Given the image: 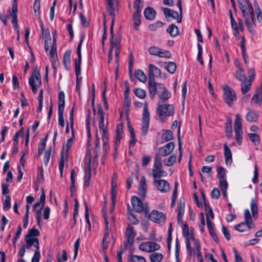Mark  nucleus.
I'll use <instances>...</instances> for the list:
<instances>
[{"instance_id":"1","label":"nucleus","mask_w":262,"mask_h":262,"mask_svg":"<svg viewBox=\"0 0 262 262\" xmlns=\"http://www.w3.org/2000/svg\"><path fill=\"white\" fill-rule=\"evenodd\" d=\"M106 6L107 10L109 15L112 17V21L111 26L110 27L111 46H110V54L111 55L112 53H113V49L114 48L113 27H114V25L115 15V8L114 7V0H106Z\"/></svg>"},{"instance_id":"2","label":"nucleus","mask_w":262,"mask_h":262,"mask_svg":"<svg viewBox=\"0 0 262 262\" xmlns=\"http://www.w3.org/2000/svg\"><path fill=\"white\" fill-rule=\"evenodd\" d=\"M174 113V108L172 104H164L159 105L157 109V113L162 122H165L167 117L172 116Z\"/></svg>"},{"instance_id":"3","label":"nucleus","mask_w":262,"mask_h":262,"mask_svg":"<svg viewBox=\"0 0 262 262\" xmlns=\"http://www.w3.org/2000/svg\"><path fill=\"white\" fill-rule=\"evenodd\" d=\"M222 89L224 101L228 106H231L237 99L236 94L235 91L228 85H223Z\"/></svg>"},{"instance_id":"4","label":"nucleus","mask_w":262,"mask_h":262,"mask_svg":"<svg viewBox=\"0 0 262 262\" xmlns=\"http://www.w3.org/2000/svg\"><path fill=\"white\" fill-rule=\"evenodd\" d=\"M142 1L135 0L134 3V8L135 9V11L134 13L133 20L134 21V28L136 31L139 30V27L141 23L140 18L141 16V12L142 7L141 3Z\"/></svg>"},{"instance_id":"5","label":"nucleus","mask_w":262,"mask_h":262,"mask_svg":"<svg viewBox=\"0 0 262 262\" xmlns=\"http://www.w3.org/2000/svg\"><path fill=\"white\" fill-rule=\"evenodd\" d=\"M234 130L237 143L241 145L243 141V130L241 118L239 114H236L235 116Z\"/></svg>"},{"instance_id":"6","label":"nucleus","mask_w":262,"mask_h":262,"mask_svg":"<svg viewBox=\"0 0 262 262\" xmlns=\"http://www.w3.org/2000/svg\"><path fill=\"white\" fill-rule=\"evenodd\" d=\"M65 95L63 91H61L59 93L58 98V123L61 127H64V107L65 105Z\"/></svg>"},{"instance_id":"7","label":"nucleus","mask_w":262,"mask_h":262,"mask_svg":"<svg viewBox=\"0 0 262 262\" xmlns=\"http://www.w3.org/2000/svg\"><path fill=\"white\" fill-rule=\"evenodd\" d=\"M167 175V172L162 169V161L160 158L155 157L154 164L152 169V176L154 180L157 179Z\"/></svg>"},{"instance_id":"8","label":"nucleus","mask_w":262,"mask_h":262,"mask_svg":"<svg viewBox=\"0 0 262 262\" xmlns=\"http://www.w3.org/2000/svg\"><path fill=\"white\" fill-rule=\"evenodd\" d=\"M150 114L148 110L147 105L146 104L143 108L142 119V135L146 136L149 126Z\"/></svg>"},{"instance_id":"9","label":"nucleus","mask_w":262,"mask_h":262,"mask_svg":"<svg viewBox=\"0 0 262 262\" xmlns=\"http://www.w3.org/2000/svg\"><path fill=\"white\" fill-rule=\"evenodd\" d=\"M174 147L175 145L173 142H169L164 146L159 148L158 152L156 153L155 157H157L162 161V157H165L170 154L174 149Z\"/></svg>"},{"instance_id":"10","label":"nucleus","mask_w":262,"mask_h":262,"mask_svg":"<svg viewBox=\"0 0 262 262\" xmlns=\"http://www.w3.org/2000/svg\"><path fill=\"white\" fill-rule=\"evenodd\" d=\"M91 157L90 151H87L85 157V162L86 164L87 171L85 172L84 176V185L85 187H89L90 184L91 179Z\"/></svg>"},{"instance_id":"11","label":"nucleus","mask_w":262,"mask_h":262,"mask_svg":"<svg viewBox=\"0 0 262 262\" xmlns=\"http://www.w3.org/2000/svg\"><path fill=\"white\" fill-rule=\"evenodd\" d=\"M9 13L10 17L12 18V24L15 29V30L18 32V25L17 24V0H13L12 8L9 10Z\"/></svg>"},{"instance_id":"12","label":"nucleus","mask_w":262,"mask_h":262,"mask_svg":"<svg viewBox=\"0 0 262 262\" xmlns=\"http://www.w3.org/2000/svg\"><path fill=\"white\" fill-rule=\"evenodd\" d=\"M149 218L152 221L159 224L163 225L166 222L165 215L162 212L158 210H152L150 213Z\"/></svg>"},{"instance_id":"13","label":"nucleus","mask_w":262,"mask_h":262,"mask_svg":"<svg viewBox=\"0 0 262 262\" xmlns=\"http://www.w3.org/2000/svg\"><path fill=\"white\" fill-rule=\"evenodd\" d=\"M154 183L156 187L162 193H167L170 190L168 182L165 180H154Z\"/></svg>"},{"instance_id":"14","label":"nucleus","mask_w":262,"mask_h":262,"mask_svg":"<svg viewBox=\"0 0 262 262\" xmlns=\"http://www.w3.org/2000/svg\"><path fill=\"white\" fill-rule=\"evenodd\" d=\"M182 231L184 237L186 239V245L187 252L189 255H191L192 253V248L191 247V244L189 241V231L188 226L187 224L183 225Z\"/></svg>"},{"instance_id":"15","label":"nucleus","mask_w":262,"mask_h":262,"mask_svg":"<svg viewBox=\"0 0 262 262\" xmlns=\"http://www.w3.org/2000/svg\"><path fill=\"white\" fill-rule=\"evenodd\" d=\"M147 189L146 178L143 176L141 178L138 189L139 195L142 199H144L146 196Z\"/></svg>"},{"instance_id":"16","label":"nucleus","mask_w":262,"mask_h":262,"mask_svg":"<svg viewBox=\"0 0 262 262\" xmlns=\"http://www.w3.org/2000/svg\"><path fill=\"white\" fill-rule=\"evenodd\" d=\"M57 37L53 38V41L51 50L49 52L52 66H55L56 63L55 58L57 57V47H56Z\"/></svg>"},{"instance_id":"17","label":"nucleus","mask_w":262,"mask_h":262,"mask_svg":"<svg viewBox=\"0 0 262 262\" xmlns=\"http://www.w3.org/2000/svg\"><path fill=\"white\" fill-rule=\"evenodd\" d=\"M38 83L39 85H41V78L40 75L39 73L37 74H35V75L33 74L29 78V83L32 89V92L34 94H35L37 92V88L35 84V81Z\"/></svg>"},{"instance_id":"18","label":"nucleus","mask_w":262,"mask_h":262,"mask_svg":"<svg viewBox=\"0 0 262 262\" xmlns=\"http://www.w3.org/2000/svg\"><path fill=\"white\" fill-rule=\"evenodd\" d=\"M132 204L134 210L137 212H141L144 210V206L142 201L136 196L131 199Z\"/></svg>"},{"instance_id":"19","label":"nucleus","mask_w":262,"mask_h":262,"mask_svg":"<svg viewBox=\"0 0 262 262\" xmlns=\"http://www.w3.org/2000/svg\"><path fill=\"white\" fill-rule=\"evenodd\" d=\"M161 83H157L155 80L148 79V84L149 89V96L151 99H154L157 92V90H159V84Z\"/></svg>"},{"instance_id":"20","label":"nucleus","mask_w":262,"mask_h":262,"mask_svg":"<svg viewBox=\"0 0 262 262\" xmlns=\"http://www.w3.org/2000/svg\"><path fill=\"white\" fill-rule=\"evenodd\" d=\"M158 95L160 98L163 100H166L171 96L170 92L167 90L163 84H159V91Z\"/></svg>"},{"instance_id":"21","label":"nucleus","mask_w":262,"mask_h":262,"mask_svg":"<svg viewBox=\"0 0 262 262\" xmlns=\"http://www.w3.org/2000/svg\"><path fill=\"white\" fill-rule=\"evenodd\" d=\"M25 239L26 244V248L30 249L34 245L36 248V250H39V243L38 238L36 237H27V236H26Z\"/></svg>"},{"instance_id":"22","label":"nucleus","mask_w":262,"mask_h":262,"mask_svg":"<svg viewBox=\"0 0 262 262\" xmlns=\"http://www.w3.org/2000/svg\"><path fill=\"white\" fill-rule=\"evenodd\" d=\"M98 114L99 116L98 125H99V128L100 131L107 128L106 127L104 126V114L103 108L101 105H99L98 106Z\"/></svg>"},{"instance_id":"23","label":"nucleus","mask_w":262,"mask_h":262,"mask_svg":"<svg viewBox=\"0 0 262 262\" xmlns=\"http://www.w3.org/2000/svg\"><path fill=\"white\" fill-rule=\"evenodd\" d=\"M217 173L220 181V185L228 184L226 180L225 169L223 167L220 166L218 167Z\"/></svg>"},{"instance_id":"24","label":"nucleus","mask_w":262,"mask_h":262,"mask_svg":"<svg viewBox=\"0 0 262 262\" xmlns=\"http://www.w3.org/2000/svg\"><path fill=\"white\" fill-rule=\"evenodd\" d=\"M158 76L162 77L160 70L157 67H149L148 79L155 80V77Z\"/></svg>"},{"instance_id":"25","label":"nucleus","mask_w":262,"mask_h":262,"mask_svg":"<svg viewBox=\"0 0 262 262\" xmlns=\"http://www.w3.org/2000/svg\"><path fill=\"white\" fill-rule=\"evenodd\" d=\"M224 150L225 162L227 165H230L232 162V152L226 143L224 145Z\"/></svg>"},{"instance_id":"26","label":"nucleus","mask_w":262,"mask_h":262,"mask_svg":"<svg viewBox=\"0 0 262 262\" xmlns=\"http://www.w3.org/2000/svg\"><path fill=\"white\" fill-rule=\"evenodd\" d=\"M241 92L243 95H246L251 89L252 82L251 80H245L241 81Z\"/></svg>"},{"instance_id":"27","label":"nucleus","mask_w":262,"mask_h":262,"mask_svg":"<svg viewBox=\"0 0 262 262\" xmlns=\"http://www.w3.org/2000/svg\"><path fill=\"white\" fill-rule=\"evenodd\" d=\"M156 14V11L151 7H148L146 8L144 11V15L145 17L148 20L154 19Z\"/></svg>"},{"instance_id":"28","label":"nucleus","mask_w":262,"mask_h":262,"mask_svg":"<svg viewBox=\"0 0 262 262\" xmlns=\"http://www.w3.org/2000/svg\"><path fill=\"white\" fill-rule=\"evenodd\" d=\"M234 77L239 81L247 79L244 69L242 67H239L237 70L234 73Z\"/></svg>"},{"instance_id":"29","label":"nucleus","mask_w":262,"mask_h":262,"mask_svg":"<svg viewBox=\"0 0 262 262\" xmlns=\"http://www.w3.org/2000/svg\"><path fill=\"white\" fill-rule=\"evenodd\" d=\"M259 115L256 112L250 111L246 116V120L249 122H255L258 120Z\"/></svg>"},{"instance_id":"30","label":"nucleus","mask_w":262,"mask_h":262,"mask_svg":"<svg viewBox=\"0 0 262 262\" xmlns=\"http://www.w3.org/2000/svg\"><path fill=\"white\" fill-rule=\"evenodd\" d=\"M173 138V133L169 129L163 130L161 136L162 142H166L172 140Z\"/></svg>"},{"instance_id":"31","label":"nucleus","mask_w":262,"mask_h":262,"mask_svg":"<svg viewBox=\"0 0 262 262\" xmlns=\"http://www.w3.org/2000/svg\"><path fill=\"white\" fill-rule=\"evenodd\" d=\"M262 102V92H258L255 91V94L252 98L251 103L252 104L260 105V103Z\"/></svg>"},{"instance_id":"32","label":"nucleus","mask_w":262,"mask_h":262,"mask_svg":"<svg viewBox=\"0 0 262 262\" xmlns=\"http://www.w3.org/2000/svg\"><path fill=\"white\" fill-rule=\"evenodd\" d=\"M225 133L227 137L230 138L232 136V120L230 118L227 119L225 124Z\"/></svg>"},{"instance_id":"33","label":"nucleus","mask_w":262,"mask_h":262,"mask_svg":"<svg viewBox=\"0 0 262 262\" xmlns=\"http://www.w3.org/2000/svg\"><path fill=\"white\" fill-rule=\"evenodd\" d=\"M250 206L252 216L254 219H256L258 217V207L256 200H251Z\"/></svg>"},{"instance_id":"34","label":"nucleus","mask_w":262,"mask_h":262,"mask_svg":"<svg viewBox=\"0 0 262 262\" xmlns=\"http://www.w3.org/2000/svg\"><path fill=\"white\" fill-rule=\"evenodd\" d=\"M167 32L170 36L176 37L179 34V29L175 24H171L167 29Z\"/></svg>"},{"instance_id":"35","label":"nucleus","mask_w":262,"mask_h":262,"mask_svg":"<svg viewBox=\"0 0 262 262\" xmlns=\"http://www.w3.org/2000/svg\"><path fill=\"white\" fill-rule=\"evenodd\" d=\"M251 225H247L245 222H242L234 226V229L239 232H245L251 228Z\"/></svg>"},{"instance_id":"36","label":"nucleus","mask_w":262,"mask_h":262,"mask_svg":"<svg viewBox=\"0 0 262 262\" xmlns=\"http://www.w3.org/2000/svg\"><path fill=\"white\" fill-rule=\"evenodd\" d=\"M84 36H82L81 38V39L78 43L77 48V52L78 57V62L77 61L76 59H75V66H80L81 64V45L82 43L83 40Z\"/></svg>"},{"instance_id":"37","label":"nucleus","mask_w":262,"mask_h":262,"mask_svg":"<svg viewBox=\"0 0 262 262\" xmlns=\"http://www.w3.org/2000/svg\"><path fill=\"white\" fill-rule=\"evenodd\" d=\"M129 132L130 133V140L129 142V148L133 147L136 142V135L134 128L131 126H128Z\"/></svg>"},{"instance_id":"38","label":"nucleus","mask_w":262,"mask_h":262,"mask_svg":"<svg viewBox=\"0 0 262 262\" xmlns=\"http://www.w3.org/2000/svg\"><path fill=\"white\" fill-rule=\"evenodd\" d=\"M135 76L141 82H145L147 78L146 75L144 73V72L141 70H138L135 72Z\"/></svg>"},{"instance_id":"39","label":"nucleus","mask_w":262,"mask_h":262,"mask_svg":"<svg viewBox=\"0 0 262 262\" xmlns=\"http://www.w3.org/2000/svg\"><path fill=\"white\" fill-rule=\"evenodd\" d=\"M163 258V255L160 253H154L150 255L151 262H160Z\"/></svg>"},{"instance_id":"40","label":"nucleus","mask_w":262,"mask_h":262,"mask_svg":"<svg viewBox=\"0 0 262 262\" xmlns=\"http://www.w3.org/2000/svg\"><path fill=\"white\" fill-rule=\"evenodd\" d=\"M176 155L172 154L167 159L164 160L165 165L167 166H172L176 160Z\"/></svg>"},{"instance_id":"41","label":"nucleus","mask_w":262,"mask_h":262,"mask_svg":"<svg viewBox=\"0 0 262 262\" xmlns=\"http://www.w3.org/2000/svg\"><path fill=\"white\" fill-rule=\"evenodd\" d=\"M71 50H67L65 52L63 58V64H64V66H68L71 64Z\"/></svg>"},{"instance_id":"42","label":"nucleus","mask_w":262,"mask_h":262,"mask_svg":"<svg viewBox=\"0 0 262 262\" xmlns=\"http://www.w3.org/2000/svg\"><path fill=\"white\" fill-rule=\"evenodd\" d=\"M109 232H105L104 236L102 241V247L104 250L107 249L108 246Z\"/></svg>"},{"instance_id":"43","label":"nucleus","mask_w":262,"mask_h":262,"mask_svg":"<svg viewBox=\"0 0 262 262\" xmlns=\"http://www.w3.org/2000/svg\"><path fill=\"white\" fill-rule=\"evenodd\" d=\"M48 136H46L45 140L41 139L40 141L38 148V156H40L43 152V151L44 150L46 145V139L47 138Z\"/></svg>"},{"instance_id":"44","label":"nucleus","mask_w":262,"mask_h":262,"mask_svg":"<svg viewBox=\"0 0 262 262\" xmlns=\"http://www.w3.org/2000/svg\"><path fill=\"white\" fill-rule=\"evenodd\" d=\"M128 260L132 262H146L144 257L136 255H131L130 257L128 258Z\"/></svg>"},{"instance_id":"45","label":"nucleus","mask_w":262,"mask_h":262,"mask_svg":"<svg viewBox=\"0 0 262 262\" xmlns=\"http://www.w3.org/2000/svg\"><path fill=\"white\" fill-rule=\"evenodd\" d=\"M185 210V204L184 203H182L181 201L180 200V203L178 207V220L179 221L181 220L183 217V214L184 213Z\"/></svg>"},{"instance_id":"46","label":"nucleus","mask_w":262,"mask_h":262,"mask_svg":"<svg viewBox=\"0 0 262 262\" xmlns=\"http://www.w3.org/2000/svg\"><path fill=\"white\" fill-rule=\"evenodd\" d=\"M245 222L247 225H251L252 223V219L249 209H246L244 211Z\"/></svg>"},{"instance_id":"47","label":"nucleus","mask_w":262,"mask_h":262,"mask_svg":"<svg viewBox=\"0 0 262 262\" xmlns=\"http://www.w3.org/2000/svg\"><path fill=\"white\" fill-rule=\"evenodd\" d=\"M134 93L137 97L140 99H143L146 96L145 91L140 88H137L134 90Z\"/></svg>"},{"instance_id":"48","label":"nucleus","mask_w":262,"mask_h":262,"mask_svg":"<svg viewBox=\"0 0 262 262\" xmlns=\"http://www.w3.org/2000/svg\"><path fill=\"white\" fill-rule=\"evenodd\" d=\"M11 198L9 195H6L5 200L3 202V209L4 210H8L11 207Z\"/></svg>"},{"instance_id":"49","label":"nucleus","mask_w":262,"mask_h":262,"mask_svg":"<svg viewBox=\"0 0 262 262\" xmlns=\"http://www.w3.org/2000/svg\"><path fill=\"white\" fill-rule=\"evenodd\" d=\"M40 234L39 231L34 228L29 230L28 233L26 235L27 237H34L39 236Z\"/></svg>"},{"instance_id":"50","label":"nucleus","mask_w":262,"mask_h":262,"mask_svg":"<svg viewBox=\"0 0 262 262\" xmlns=\"http://www.w3.org/2000/svg\"><path fill=\"white\" fill-rule=\"evenodd\" d=\"M136 233L134 231V228L132 226H128L126 229V237L133 238L134 239Z\"/></svg>"},{"instance_id":"51","label":"nucleus","mask_w":262,"mask_h":262,"mask_svg":"<svg viewBox=\"0 0 262 262\" xmlns=\"http://www.w3.org/2000/svg\"><path fill=\"white\" fill-rule=\"evenodd\" d=\"M170 17H172L173 18L177 19L178 23L182 22V13H180V14H179L178 12L172 10Z\"/></svg>"},{"instance_id":"52","label":"nucleus","mask_w":262,"mask_h":262,"mask_svg":"<svg viewBox=\"0 0 262 262\" xmlns=\"http://www.w3.org/2000/svg\"><path fill=\"white\" fill-rule=\"evenodd\" d=\"M158 56L160 57L169 58L171 57V54L168 51L160 49V51H159V54Z\"/></svg>"},{"instance_id":"53","label":"nucleus","mask_w":262,"mask_h":262,"mask_svg":"<svg viewBox=\"0 0 262 262\" xmlns=\"http://www.w3.org/2000/svg\"><path fill=\"white\" fill-rule=\"evenodd\" d=\"M205 209L206 210V217L209 218L210 217L211 219H214V214L213 211L208 204L205 203Z\"/></svg>"},{"instance_id":"54","label":"nucleus","mask_w":262,"mask_h":262,"mask_svg":"<svg viewBox=\"0 0 262 262\" xmlns=\"http://www.w3.org/2000/svg\"><path fill=\"white\" fill-rule=\"evenodd\" d=\"M149 244V242L142 243L139 246V249L140 250L143 251L150 252Z\"/></svg>"},{"instance_id":"55","label":"nucleus","mask_w":262,"mask_h":262,"mask_svg":"<svg viewBox=\"0 0 262 262\" xmlns=\"http://www.w3.org/2000/svg\"><path fill=\"white\" fill-rule=\"evenodd\" d=\"M43 169L41 167H39L38 169V173L36 178L37 182L40 183L43 180Z\"/></svg>"},{"instance_id":"56","label":"nucleus","mask_w":262,"mask_h":262,"mask_svg":"<svg viewBox=\"0 0 262 262\" xmlns=\"http://www.w3.org/2000/svg\"><path fill=\"white\" fill-rule=\"evenodd\" d=\"M248 136L250 140L254 143L260 141V137L258 135L254 133H249L248 134Z\"/></svg>"},{"instance_id":"57","label":"nucleus","mask_w":262,"mask_h":262,"mask_svg":"<svg viewBox=\"0 0 262 262\" xmlns=\"http://www.w3.org/2000/svg\"><path fill=\"white\" fill-rule=\"evenodd\" d=\"M164 23L160 21H158L156 23L151 24L149 26V28L152 31H156L158 28L162 27Z\"/></svg>"},{"instance_id":"58","label":"nucleus","mask_w":262,"mask_h":262,"mask_svg":"<svg viewBox=\"0 0 262 262\" xmlns=\"http://www.w3.org/2000/svg\"><path fill=\"white\" fill-rule=\"evenodd\" d=\"M51 153V148L47 150L44 154L43 162L46 165L48 164Z\"/></svg>"},{"instance_id":"59","label":"nucleus","mask_w":262,"mask_h":262,"mask_svg":"<svg viewBox=\"0 0 262 262\" xmlns=\"http://www.w3.org/2000/svg\"><path fill=\"white\" fill-rule=\"evenodd\" d=\"M64 168V156H63V152H62L60 158V161L59 163V169L60 171V173L61 175V177H62V173H63V170Z\"/></svg>"},{"instance_id":"60","label":"nucleus","mask_w":262,"mask_h":262,"mask_svg":"<svg viewBox=\"0 0 262 262\" xmlns=\"http://www.w3.org/2000/svg\"><path fill=\"white\" fill-rule=\"evenodd\" d=\"M150 252L158 250L160 248L159 244L154 242H149Z\"/></svg>"},{"instance_id":"61","label":"nucleus","mask_w":262,"mask_h":262,"mask_svg":"<svg viewBox=\"0 0 262 262\" xmlns=\"http://www.w3.org/2000/svg\"><path fill=\"white\" fill-rule=\"evenodd\" d=\"M222 231L223 233L225 238L227 241H229L230 239V233L228 229L224 226L223 225L222 227Z\"/></svg>"},{"instance_id":"62","label":"nucleus","mask_w":262,"mask_h":262,"mask_svg":"<svg viewBox=\"0 0 262 262\" xmlns=\"http://www.w3.org/2000/svg\"><path fill=\"white\" fill-rule=\"evenodd\" d=\"M221 193L218 188H214L211 191V196L213 199H218L220 198Z\"/></svg>"},{"instance_id":"63","label":"nucleus","mask_w":262,"mask_h":262,"mask_svg":"<svg viewBox=\"0 0 262 262\" xmlns=\"http://www.w3.org/2000/svg\"><path fill=\"white\" fill-rule=\"evenodd\" d=\"M160 48L157 47H151L149 48L148 51L151 55H158Z\"/></svg>"},{"instance_id":"64","label":"nucleus","mask_w":262,"mask_h":262,"mask_svg":"<svg viewBox=\"0 0 262 262\" xmlns=\"http://www.w3.org/2000/svg\"><path fill=\"white\" fill-rule=\"evenodd\" d=\"M40 257V254L39 250H36L32 258V262H39Z\"/></svg>"}]
</instances>
